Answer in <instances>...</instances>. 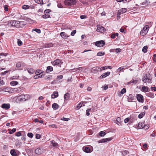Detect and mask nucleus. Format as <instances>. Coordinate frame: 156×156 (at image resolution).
<instances>
[{"mask_svg": "<svg viewBox=\"0 0 156 156\" xmlns=\"http://www.w3.org/2000/svg\"><path fill=\"white\" fill-rule=\"evenodd\" d=\"M8 24L12 26H14L18 28L22 27L24 25V22L12 20L9 21Z\"/></svg>", "mask_w": 156, "mask_h": 156, "instance_id": "obj_1", "label": "nucleus"}, {"mask_svg": "<svg viewBox=\"0 0 156 156\" xmlns=\"http://www.w3.org/2000/svg\"><path fill=\"white\" fill-rule=\"evenodd\" d=\"M30 98V96L28 94L21 95L18 97H15V99L17 101H24L29 99Z\"/></svg>", "mask_w": 156, "mask_h": 156, "instance_id": "obj_2", "label": "nucleus"}, {"mask_svg": "<svg viewBox=\"0 0 156 156\" xmlns=\"http://www.w3.org/2000/svg\"><path fill=\"white\" fill-rule=\"evenodd\" d=\"M142 80L144 83H151L152 82V78L147 75L142 78Z\"/></svg>", "mask_w": 156, "mask_h": 156, "instance_id": "obj_3", "label": "nucleus"}, {"mask_svg": "<svg viewBox=\"0 0 156 156\" xmlns=\"http://www.w3.org/2000/svg\"><path fill=\"white\" fill-rule=\"evenodd\" d=\"M64 3L66 5L71 6L76 4V0H65Z\"/></svg>", "mask_w": 156, "mask_h": 156, "instance_id": "obj_4", "label": "nucleus"}, {"mask_svg": "<svg viewBox=\"0 0 156 156\" xmlns=\"http://www.w3.org/2000/svg\"><path fill=\"white\" fill-rule=\"evenodd\" d=\"M149 27L148 25H146L144 27L142 30L141 31L140 34L142 36H144L147 33L149 29Z\"/></svg>", "mask_w": 156, "mask_h": 156, "instance_id": "obj_5", "label": "nucleus"}, {"mask_svg": "<svg viewBox=\"0 0 156 156\" xmlns=\"http://www.w3.org/2000/svg\"><path fill=\"white\" fill-rule=\"evenodd\" d=\"M95 45L99 47H103L105 44V42L103 40L97 41L95 43Z\"/></svg>", "mask_w": 156, "mask_h": 156, "instance_id": "obj_6", "label": "nucleus"}, {"mask_svg": "<svg viewBox=\"0 0 156 156\" xmlns=\"http://www.w3.org/2000/svg\"><path fill=\"white\" fill-rule=\"evenodd\" d=\"M136 98L138 101L140 102H143L144 101L143 96L140 94H137Z\"/></svg>", "mask_w": 156, "mask_h": 156, "instance_id": "obj_7", "label": "nucleus"}, {"mask_svg": "<svg viewBox=\"0 0 156 156\" xmlns=\"http://www.w3.org/2000/svg\"><path fill=\"white\" fill-rule=\"evenodd\" d=\"M101 68L98 66H96L92 68L91 72H96L98 71H101Z\"/></svg>", "mask_w": 156, "mask_h": 156, "instance_id": "obj_8", "label": "nucleus"}, {"mask_svg": "<svg viewBox=\"0 0 156 156\" xmlns=\"http://www.w3.org/2000/svg\"><path fill=\"white\" fill-rule=\"evenodd\" d=\"M83 151L87 153H90L92 151L91 150L90 148L87 146L84 147L83 148Z\"/></svg>", "mask_w": 156, "mask_h": 156, "instance_id": "obj_9", "label": "nucleus"}, {"mask_svg": "<svg viewBox=\"0 0 156 156\" xmlns=\"http://www.w3.org/2000/svg\"><path fill=\"white\" fill-rule=\"evenodd\" d=\"M1 90H2V91L8 92L13 91V88L10 87H6L4 88H1Z\"/></svg>", "mask_w": 156, "mask_h": 156, "instance_id": "obj_10", "label": "nucleus"}, {"mask_svg": "<svg viewBox=\"0 0 156 156\" xmlns=\"http://www.w3.org/2000/svg\"><path fill=\"white\" fill-rule=\"evenodd\" d=\"M112 140L111 138H108L105 139H103L98 141L99 143H103L107 141H109Z\"/></svg>", "mask_w": 156, "mask_h": 156, "instance_id": "obj_11", "label": "nucleus"}, {"mask_svg": "<svg viewBox=\"0 0 156 156\" xmlns=\"http://www.w3.org/2000/svg\"><path fill=\"white\" fill-rule=\"evenodd\" d=\"M51 63L53 65H58L61 63V61L60 59H57Z\"/></svg>", "mask_w": 156, "mask_h": 156, "instance_id": "obj_12", "label": "nucleus"}, {"mask_svg": "<svg viewBox=\"0 0 156 156\" xmlns=\"http://www.w3.org/2000/svg\"><path fill=\"white\" fill-rule=\"evenodd\" d=\"M43 152V149L41 148H37L35 151V153L37 154H41Z\"/></svg>", "mask_w": 156, "mask_h": 156, "instance_id": "obj_13", "label": "nucleus"}, {"mask_svg": "<svg viewBox=\"0 0 156 156\" xmlns=\"http://www.w3.org/2000/svg\"><path fill=\"white\" fill-rule=\"evenodd\" d=\"M110 72H107L105 73H103L100 77V79H103L105 78L107 76H109L110 74Z\"/></svg>", "mask_w": 156, "mask_h": 156, "instance_id": "obj_14", "label": "nucleus"}, {"mask_svg": "<svg viewBox=\"0 0 156 156\" xmlns=\"http://www.w3.org/2000/svg\"><path fill=\"white\" fill-rule=\"evenodd\" d=\"M127 9L126 8H122L118 10V14L120 15L121 14L124 13L127 11Z\"/></svg>", "mask_w": 156, "mask_h": 156, "instance_id": "obj_15", "label": "nucleus"}, {"mask_svg": "<svg viewBox=\"0 0 156 156\" xmlns=\"http://www.w3.org/2000/svg\"><path fill=\"white\" fill-rule=\"evenodd\" d=\"M1 107L7 110L10 108V105L9 104H3L2 105Z\"/></svg>", "mask_w": 156, "mask_h": 156, "instance_id": "obj_16", "label": "nucleus"}, {"mask_svg": "<svg viewBox=\"0 0 156 156\" xmlns=\"http://www.w3.org/2000/svg\"><path fill=\"white\" fill-rule=\"evenodd\" d=\"M133 121V118H132V117L131 116L130 118H126L124 120V122L125 123L128 122L129 121L132 122Z\"/></svg>", "mask_w": 156, "mask_h": 156, "instance_id": "obj_17", "label": "nucleus"}, {"mask_svg": "<svg viewBox=\"0 0 156 156\" xmlns=\"http://www.w3.org/2000/svg\"><path fill=\"white\" fill-rule=\"evenodd\" d=\"M60 35L61 37L64 38H66L69 37V36H68L65 32H61L60 34Z\"/></svg>", "mask_w": 156, "mask_h": 156, "instance_id": "obj_18", "label": "nucleus"}, {"mask_svg": "<svg viewBox=\"0 0 156 156\" xmlns=\"http://www.w3.org/2000/svg\"><path fill=\"white\" fill-rule=\"evenodd\" d=\"M70 97V94L68 93H67L64 95V99L65 101H67L68 100Z\"/></svg>", "mask_w": 156, "mask_h": 156, "instance_id": "obj_19", "label": "nucleus"}, {"mask_svg": "<svg viewBox=\"0 0 156 156\" xmlns=\"http://www.w3.org/2000/svg\"><path fill=\"white\" fill-rule=\"evenodd\" d=\"M104 28L103 27H98L97 28L96 30L98 32H103L104 31Z\"/></svg>", "mask_w": 156, "mask_h": 156, "instance_id": "obj_20", "label": "nucleus"}, {"mask_svg": "<svg viewBox=\"0 0 156 156\" xmlns=\"http://www.w3.org/2000/svg\"><path fill=\"white\" fill-rule=\"evenodd\" d=\"M58 96V92L57 91H54L51 95V98H55L57 97Z\"/></svg>", "mask_w": 156, "mask_h": 156, "instance_id": "obj_21", "label": "nucleus"}, {"mask_svg": "<svg viewBox=\"0 0 156 156\" xmlns=\"http://www.w3.org/2000/svg\"><path fill=\"white\" fill-rule=\"evenodd\" d=\"M86 103V102H80L77 105L76 107V108L77 109H79L82 106H84L85 105L84 104L83 105V103Z\"/></svg>", "mask_w": 156, "mask_h": 156, "instance_id": "obj_22", "label": "nucleus"}, {"mask_svg": "<svg viewBox=\"0 0 156 156\" xmlns=\"http://www.w3.org/2000/svg\"><path fill=\"white\" fill-rule=\"evenodd\" d=\"M53 68L52 66H48L47 67L46 70V72L47 73H49L53 71Z\"/></svg>", "mask_w": 156, "mask_h": 156, "instance_id": "obj_23", "label": "nucleus"}, {"mask_svg": "<svg viewBox=\"0 0 156 156\" xmlns=\"http://www.w3.org/2000/svg\"><path fill=\"white\" fill-rule=\"evenodd\" d=\"M51 144H52V146L55 147L57 148L58 146V144L54 140H52L51 141Z\"/></svg>", "mask_w": 156, "mask_h": 156, "instance_id": "obj_24", "label": "nucleus"}, {"mask_svg": "<svg viewBox=\"0 0 156 156\" xmlns=\"http://www.w3.org/2000/svg\"><path fill=\"white\" fill-rule=\"evenodd\" d=\"M143 91L146 92L149 91V89L147 87L143 86L142 88Z\"/></svg>", "mask_w": 156, "mask_h": 156, "instance_id": "obj_25", "label": "nucleus"}, {"mask_svg": "<svg viewBox=\"0 0 156 156\" xmlns=\"http://www.w3.org/2000/svg\"><path fill=\"white\" fill-rule=\"evenodd\" d=\"M58 107V105L56 103H54L52 105V108L55 110L57 109Z\"/></svg>", "mask_w": 156, "mask_h": 156, "instance_id": "obj_26", "label": "nucleus"}, {"mask_svg": "<svg viewBox=\"0 0 156 156\" xmlns=\"http://www.w3.org/2000/svg\"><path fill=\"white\" fill-rule=\"evenodd\" d=\"M145 124L144 122H140L138 124V127L140 129H142L145 127Z\"/></svg>", "mask_w": 156, "mask_h": 156, "instance_id": "obj_27", "label": "nucleus"}, {"mask_svg": "<svg viewBox=\"0 0 156 156\" xmlns=\"http://www.w3.org/2000/svg\"><path fill=\"white\" fill-rule=\"evenodd\" d=\"M10 154L12 156H17V154L15 150H12L10 151Z\"/></svg>", "mask_w": 156, "mask_h": 156, "instance_id": "obj_28", "label": "nucleus"}, {"mask_svg": "<svg viewBox=\"0 0 156 156\" xmlns=\"http://www.w3.org/2000/svg\"><path fill=\"white\" fill-rule=\"evenodd\" d=\"M18 84V82L16 81H12L10 83V84L12 86H16Z\"/></svg>", "mask_w": 156, "mask_h": 156, "instance_id": "obj_29", "label": "nucleus"}, {"mask_svg": "<svg viewBox=\"0 0 156 156\" xmlns=\"http://www.w3.org/2000/svg\"><path fill=\"white\" fill-rule=\"evenodd\" d=\"M137 82V80H134V79H132V80L130 82L128 83H132L133 84H135Z\"/></svg>", "mask_w": 156, "mask_h": 156, "instance_id": "obj_30", "label": "nucleus"}, {"mask_svg": "<svg viewBox=\"0 0 156 156\" xmlns=\"http://www.w3.org/2000/svg\"><path fill=\"white\" fill-rule=\"evenodd\" d=\"M53 44L51 43H49L47 44H45V48H50L51 47H53Z\"/></svg>", "mask_w": 156, "mask_h": 156, "instance_id": "obj_31", "label": "nucleus"}, {"mask_svg": "<svg viewBox=\"0 0 156 156\" xmlns=\"http://www.w3.org/2000/svg\"><path fill=\"white\" fill-rule=\"evenodd\" d=\"M27 71L30 74H33L34 72V70L31 68H29L27 69Z\"/></svg>", "mask_w": 156, "mask_h": 156, "instance_id": "obj_32", "label": "nucleus"}, {"mask_svg": "<svg viewBox=\"0 0 156 156\" xmlns=\"http://www.w3.org/2000/svg\"><path fill=\"white\" fill-rule=\"evenodd\" d=\"M124 69V66H122L119 68L117 70V72H119L121 71L123 72V70Z\"/></svg>", "mask_w": 156, "mask_h": 156, "instance_id": "obj_33", "label": "nucleus"}, {"mask_svg": "<svg viewBox=\"0 0 156 156\" xmlns=\"http://www.w3.org/2000/svg\"><path fill=\"white\" fill-rule=\"evenodd\" d=\"M145 115V113L143 112L140 113L138 116V117L139 119L142 118Z\"/></svg>", "mask_w": 156, "mask_h": 156, "instance_id": "obj_34", "label": "nucleus"}, {"mask_svg": "<svg viewBox=\"0 0 156 156\" xmlns=\"http://www.w3.org/2000/svg\"><path fill=\"white\" fill-rule=\"evenodd\" d=\"M42 17L44 19H47L50 17V16L49 15L45 14L42 15Z\"/></svg>", "mask_w": 156, "mask_h": 156, "instance_id": "obj_35", "label": "nucleus"}, {"mask_svg": "<svg viewBox=\"0 0 156 156\" xmlns=\"http://www.w3.org/2000/svg\"><path fill=\"white\" fill-rule=\"evenodd\" d=\"M13 91H16L18 93L21 90V88L20 87L13 88Z\"/></svg>", "mask_w": 156, "mask_h": 156, "instance_id": "obj_36", "label": "nucleus"}, {"mask_svg": "<svg viewBox=\"0 0 156 156\" xmlns=\"http://www.w3.org/2000/svg\"><path fill=\"white\" fill-rule=\"evenodd\" d=\"M34 1L38 4H43L42 0H34Z\"/></svg>", "mask_w": 156, "mask_h": 156, "instance_id": "obj_37", "label": "nucleus"}, {"mask_svg": "<svg viewBox=\"0 0 156 156\" xmlns=\"http://www.w3.org/2000/svg\"><path fill=\"white\" fill-rule=\"evenodd\" d=\"M105 52H104L100 51L98 52L97 54V55L98 56H102L104 55Z\"/></svg>", "mask_w": 156, "mask_h": 156, "instance_id": "obj_38", "label": "nucleus"}, {"mask_svg": "<svg viewBox=\"0 0 156 156\" xmlns=\"http://www.w3.org/2000/svg\"><path fill=\"white\" fill-rule=\"evenodd\" d=\"M30 7L29 6L27 5H23L22 7V8L23 9H29Z\"/></svg>", "mask_w": 156, "mask_h": 156, "instance_id": "obj_39", "label": "nucleus"}, {"mask_svg": "<svg viewBox=\"0 0 156 156\" xmlns=\"http://www.w3.org/2000/svg\"><path fill=\"white\" fill-rule=\"evenodd\" d=\"M106 134V133L103 131H101L99 133V135L101 136H104Z\"/></svg>", "mask_w": 156, "mask_h": 156, "instance_id": "obj_40", "label": "nucleus"}, {"mask_svg": "<svg viewBox=\"0 0 156 156\" xmlns=\"http://www.w3.org/2000/svg\"><path fill=\"white\" fill-rule=\"evenodd\" d=\"M83 68L82 67L77 68L76 69V70L75 71L77 72H80V71L83 70Z\"/></svg>", "mask_w": 156, "mask_h": 156, "instance_id": "obj_41", "label": "nucleus"}, {"mask_svg": "<svg viewBox=\"0 0 156 156\" xmlns=\"http://www.w3.org/2000/svg\"><path fill=\"white\" fill-rule=\"evenodd\" d=\"M36 31L38 34L40 33L41 32V30L38 29H33L32 30V31Z\"/></svg>", "mask_w": 156, "mask_h": 156, "instance_id": "obj_42", "label": "nucleus"}, {"mask_svg": "<svg viewBox=\"0 0 156 156\" xmlns=\"http://www.w3.org/2000/svg\"><path fill=\"white\" fill-rule=\"evenodd\" d=\"M147 47L146 46H145L143 48L142 51L144 53H146L147 51Z\"/></svg>", "mask_w": 156, "mask_h": 156, "instance_id": "obj_43", "label": "nucleus"}, {"mask_svg": "<svg viewBox=\"0 0 156 156\" xmlns=\"http://www.w3.org/2000/svg\"><path fill=\"white\" fill-rule=\"evenodd\" d=\"M17 44L19 46H21L23 44V42L20 39H18Z\"/></svg>", "mask_w": 156, "mask_h": 156, "instance_id": "obj_44", "label": "nucleus"}, {"mask_svg": "<svg viewBox=\"0 0 156 156\" xmlns=\"http://www.w3.org/2000/svg\"><path fill=\"white\" fill-rule=\"evenodd\" d=\"M27 136L30 138H32L34 136L33 134L31 133H27Z\"/></svg>", "mask_w": 156, "mask_h": 156, "instance_id": "obj_45", "label": "nucleus"}, {"mask_svg": "<svg viewBox=\"0 0 156 156\" xmlns=\"http://www.w3.org/2000/svg\"><path fill=\"white\" fill-rule=\"evenodd\" d=\"M16 130V129L15 128H13L12 130L9 132L10 134H12L15 132Z\"/></svg>", "mask_w": 156, "mask_h": 156, "instance_id": "obj_46", "label": "nucleus"}, {"mask_svg": "<svg viewBox=\"0 0 156 156\" xmlns=\"http://www.w3.org/2000/svg\"><path fill=\"white\" fill-rule=\"evenodd\" d=\"M126 89L125 88H123L122 90L120 92V93L122 94H124L125 93H126Z\"/></svg>", "mask_w": 156, "mask_h": 156, "instance_id": "obj_47", "label": "nucleus"}, {"mask_svg": "<svg viewBox=\"0 0 156 156\" xmlns=\"http://www.w3.org/2000/svg\"><path fill=\"white\" fill-rule=\"evenodd\" d=\"M91 110V108H90L89 109H87L86 110V115L87 116H89L90 115L89 112Z\"/></svg>", "mask_w": 156, "mask_h": 156, "instance_id": "obj_48", "label": "nucleus"}, {"mask_svg": "<svg viewBox=\"0 0 156 156\" xmlns=\"http://www.w3.org/2000/svg\"><path fill=\"white\" fill-rule=\"evenodd\" d=\"M61 120L65 121H68L70 119L69 118H66L65 117H62L61 119Z\"/></svg>", "mask_w": 156, "mask_h": 156, "instance_id": "obj_49", "label": "nucleus"}, {"mask_svg": "<svg viewBox=\"0 0 156 156\" xmlns=\"http://www.w3.org/2000/svg\"><path fill=\"white\" fill-rule=\"evenodd\" d=\"M115 51L116 53H118L121 51V49L120 48H117L115 49Z\"/></svg>", "mask_w": 156, "mask_h": 156, "instance_id": "obj_50", "label": "nucleus"}, {"mask_svg": "<svg viewBox=\"0 0 156 156\" xmlns=\"http://www.w3.org/2000/svg\"><path fill=\"white\" fill-rule=\"evenodd\" d=\"M76 33V30H73V31H72L71 33V35L72 36H74L75 34Z\"/></svg>", "mask_w": 156, "mask_h": 156, "instance_id": "obj_51", "label": "nucleus"}, {"mask_svg": "<svg viewBox=\"0 0 156 156\" xmlns=\"http://www.w3.org/2000/svg\"><path fill=\"white\" fill-rule=\"evenodd\" d=\"M42 72V71L41 70H37L36 72V74H38V75L40 74Z\"/></svg>", "mask_w": 156, "mask_h": 156, "instance_id": "obj_52", "label": "nucleus"}, {"mask_svg": "<svg viewBox=\"0 0 156 156\" xmlns=\"http://www.w3.org/2000/svg\"><path fill=\"white\" fill-rule=\"evenodd\" d=\"M51 12V10L49 9H47L45 10L44 12L45 14L49 13Z\"/></svg>", "mask_w": 156, "mask_h": 156, "instance_id": "obj_53", "label": "nucleus"}, {"mask_svg": "<svg viewBox=\"0 0 156 156\" xmlns=\"http://www.w3.org/2000/svg\"><path fill=\"white\" fill-rule=\"evenodd\" d=\"M87 17V16L85 15H81L80 16V18L81 19H84L86 18Z\"/></svg>", "mask_w": 156, "mask_h": 156, "instance_id": "obj_54", "label": "nucleus"}, {"mask_svg": "<svg viewBox=\"0 0 156 156\" xmlns=\"http://www.w3.org/2000/svg\"><path fill=\"white\" fill-rule=\"evenodd\" d=\"M16 135L17 136H20L21 135V134L20 132H18L16 133Z\"/></svg>", "mask_w": 156, "mask_h": 156, "instance_id": "obj_55", "label": "nucleus"}, {"mask_svg": "<svg viewBox=\"0 0 156 156\" xmlns=\"http://www.w3.org/2000/svg\"><path fill=\"white\" fill-rule=\"evenodd\" d=\"M4 10L5 11H7L8 10V6L7 5H5L4 6Z\"/></svg>", "mask_w": 156, "mask_h": 156, "instance_id": "obj_56", "label": "nucleus"}, {"mask_svg": "<svg viewBox=\"0 0 156 156\" xmlns=\"http://www.w3.org/2000/svg\"><path fill=\"white\" fill-rule=\"evenodd\" d=\"M41 136L39 134H36V138L37 139H39L41 138Z\"/></svg>", "mask_w": 156, "mask_h": 156, "instance_id": "obj_57", "label": "nucleus"}, {"mask_svg": "<svg viewBox=\"0 0 156 156\" xmlns=\"http://www.w3.org/2000/svg\"><path fill=\"white\" fill-rule=\"evenodd\" d=\"M63 78V76L62 75H61L59 76H58L57 77V78L58 79H62Z\"/></svg>", "mask_w": 156, "mask_h": 156, "instance_id": "obj_58", "label": "nucleus"}, {"mask_svg": "<svg viewBox=\"0 0 156 156\" xmlns=\"http://www.w3.org/2000/svg\"><path fill=\"white\" fill-rule=\"evenodd\" d=\"M148 96L151 97V98H153L154 97V95L153 94H152L151 93H148Z\"/></svg>", "mask_w": 156, "mask_h": 156, "instance_id": "obj_59", "label": "nucleus"}, {"mask_svg": "<svg viewBox=\"0 0 156 156\" xmlns=\"http://www.w3.org/2000/svg\"><path fill=\"white\" fill-rule=\"evenodd\" d=\"M58 7L59 8H63V6L61 3H58L57 5Z\"/></svg>", "mask_w": 156, "mask_h": 156, "instance_id": "obj_60", "label": "nucleus"}, {"mask_svg": "<svg viewBox=\"0 0 156 156\" xmlns=\"http://www.w3.org/2000/svg\"><path fill=\"white\" fill-rule=\"evenodd\" d=\"M21 66V63L20 62H18L16 64V66L17 67L19 68Z\"/></svg>", "mask_w": 156, "mask_h": 156, "instance_id": "obj_61", "label": "nucleus"}, {"mask_svg": "<svg viewBox=\"0 0 156 156\" xmlns=\"http://www.w3.org/2000/svg\"><path fill=\"white\" fill-rule=\"evenodd\" d=\"M147 2H148V1L147 0H146L145 1L143 2L141 4V5H145L146 3H147Z\"/></svg>", "mask_w": 156, "mask_h": 156, "instance_id": "obj_62", "label": "nucleus"}, {"mask_svg": "<svg viewBox=\"0 0 156 156\" xmlns=\"http://www.w3.org/2000/svg\"><path fill=\"white\" fill-rule=\"evenodd\" d=\"M8 72V71H5V72H2L1 74V75H5Z\"/></svg>", "mask_w": 156, "mask_h": 156, "instance_id": "obj_63", "label": "nucleus"}, {"mask_svg": "<svg viewBox=\"0 0 156 156\" xmlns=\"http://www.w3.org/2000/svg\"><path fill=\"white\" fill-rule=\"evenodd\" d=\"M153 60L154 62H156V54L154 55Z\"/></svg>", "mask_w": 156, "mask_h": 156, "instance_id": "obj_64", "label": "nucleus"}]
</instances>
